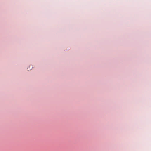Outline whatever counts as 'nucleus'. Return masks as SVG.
<instances>
[{
  "label": "nucleus",
  "instance_id": "nucleus-1",
  "mask_svg": "<svg viewBox=\"0 0 151 151\" xmlns=\"http://www.w3.org/2000/svg\"><path fill=\"white\" fill-rule=\"evenodd\" d=\"M32 68V66H30L29 67L27 68V69H28L29 70H31Z\"/></svg>",
  "mask_w": 151,
  "mask_h": 151
}]
</instances>
